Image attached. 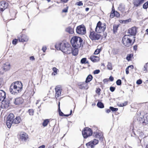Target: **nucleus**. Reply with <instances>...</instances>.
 Wrapping results in <instances>:
<instances>
[{
    "instance_id": "f257e3e1",
    "label": "nucleus",
    "mask_w": 148,
    "mask_h": 148,
    "mask_svg": "<svg viewBox=\"0 0 148 148\" xmlns=\"http://www.w3.org/2000/svg\"><path fill=\"white\" fill-rule=\"evenodd\" d=\"M22 89L23 84L21 82L19 81L13 82L11 84L9 89L10 93L14 95L18 94Z\"/></svg>"
},
{
    "instance_id": "f03ea898",
    "label": "nucleus",
    "mask_w": 148,
    "mask_h": 148,
    "mask_svg": "<svg viewBox=\"0 0 148 148\" xmlns=\"http://www.w3.org/2000/svg\"><path fill=\"white\" fill-rule=\"evenodd\" d=\"M21 121V118L20 116H16L15 118L14 114L12 113L8 115L6 121V125L8 128H10L13 123L18 124Z\"/></svg>"
},
{
    "instance_id": "7ed1b4c3",
    "label": "nucleus",
    "mask_w": 148,
    "mask_h": 148,
    "mask_svg": "<svg viewBox=\"0 0 148 148\" xmlns=\"http://www.w3.org/2000/svg\"><path fill=\"white\" fill-rule=\"evenodd\" d=\"M83 40L79 36H73L71 38V43L74 48H80L83 47Z\"/></svg>"
},
{
    "instance_id": "20e7f679",
    "label": "nucleus",
    "mask_w": 148,
    "mask_h": 148,
    "mask_svg": "<svg viewBox=\"0 0 148 148\" xmlns=\"http://www.w3.org/2000/svg\"><path fill=\"white\" fill-rule=\"evenodd\" d=\"M131 37V36L130 35H125L123 37L122 42L125 47H130L134 43V41L132 42V40L130 38Z\"/></svg>"
},
{
    "instance_id": "39448f33",
    "label": "nucleus",
    "mask_w": 148,
    "mask_h": 148,
    "mask_svg": "<svg viewBox=\"0 0 148 148\" xmlns=\"http://www.w3.org/2000/svg\"><path fill=\"white\" fill-rule=\"evenodd\" d=\"M106 24L100 21L98 22L95 28V31L98 33H101L103 32L106 29Z\"/></svg>"
},
{
    "instance_id": "423d86ee",
    "label": "nucleus",
    "mask_w": 148,
    "mask_h": 148,
    "mask_svg": "<svg viewBox=\"0 0 148 148\" xmlns=\"http://www.w3.org/2000/svg\"><path fill=\"white\" fill-rule=\"evenodd\" d=\"M99 34L91 29L89 32V38L92 41L98 40L102 37L101 35Z\"/></svg>"
},
{
    "instance_id": "0eeeda50",
    "label": "nucleus",
    "mask_w": 148,
    "mask_h": 148,
    "mask_svg": "<svg viewBox=\"0 0 148 148\" xmlns=\"http://www.w3.org/2000/svg\"><path fill=\"white\" fill-rule=\"evenodd\" d=\"M62 51L66 54H70L72 52V47L68 43H64L62 46Z\"/></svg>"
},
{
    "instance_id": "6e6552de",
    "label": "nucleus",
    "mask_w": 148,
    "mask_h": 148,
    "mask_svg": "<svg viewBox=\"0 0 148 148\" xmlns=\"http://www.w3.org/2000/svg\"><path fill=\"white\" fill-rule=\"evenodd\" d=\"M82 132L83 136L84 138H86L91 136L92 133L91 129L88 127L84 128Z\"/></svg>"
},
{
    "instance_id": "1a4fd4ad",
    "label": "nucleus",
    "mask_w": 148,
    "mask_h": 148,
    "mask_svg": "<svg viewBox=\"0 0 148 148\" xmlns=\"http://www.w3.org/2000/svg\"><path fill=\"white\" fill-rule=\"evenodd\" d=\"M77 34L81 35H84L86 33V31L85 27L83 25L77 26L76 29Z\"/></svg>"
},
{
    "instance_id": "9d476101",
    "label": "nucleus",
    "mask_w": 148,
    "mask_h": 148,
    "mask_svg": "<svg viewBox=\"0 0 148 148\" xmlns=\"http://www.w3.org/2000/svg\"><path fill=\"white\" fill-rule=\"evenodd\" d=\"M8 3L5 1L0 2V12H2L8 7Z\"/></svg>"
},
{
    "instance_id": "9b49d317",
    "label": "nucleus",
    "mask_w": 148,
    "mask_h": 148,
    "mask_svg": "<svg viewBox=\"0 0 148 148\" xmlns=\"http://www.w3.org/2000/svg\"><path fill=\"white\" fill-rule=\"evenodd\" d=\"M55 97L57 99L61 95L62 88L61 86H57L55 88Z\"/></svg>"
},
{
    "instance_id": "f8f14e48",
    "label": "nucleus",
    "mask_w": 148,
    "mask_h": 148,
    "mask_svg": "<svg viewBox=\"0 0 148 148\" xmlns=\"http://www.w3.org/2000/svg\"><path fill=\"white\" fill-rule=\"evenodd\" d=\"M17 38L19 42H27L29 40V38L26 35L22 34L18 36Z\"/></svg>"
},
{
    "instance_id": "ddd939ff",
    "label": "nucleus",
    "mask_w": 148,
    "mask_h": 148,
    "mask_svg": "<svg viewBox=\"0 0 148 148\" xmlns=\"http://www.w3.org/2000/svg\"><path fill=\"white\" fill-rule=\"evenodd\" d=\"M78 86L79 88L81 89H87L88 88V84L85 81L81 82L78 84Z\"/></svg>"
},
{
    "instance_id": "4468645a",
    "label": "nucleus",
    "mask_w": 148,
    "mask_h": 148,
    "mask_svg": "<svg viewBox=\"0 0 148 148\" xmlns=\"http://www.w3.org/2000/svg\"><path fill=\"white\" fill-rule=\"evenodd\" d=\"M110 17L113 18L115 16L116 17H120V14L117 11H115L114 6L112 8V10L110 15Z\"/></svg>"
},
{
    "instance_id": "2eb2a0df",
    "label": "nucleus",
    "mask_w": 148,
    "mask_h": 148,
    "mask_svg": "<svg viewBox=\"0 0 148 148\" xmlns=\"http://www.w3.org/2000/svg\"><path fill=\"white\" fill-rule=\"evenodd\" d=\"M10 101L8 100H4L1 102V106L2 108L8 109L10 106Z\"/></svg>"
},
{
    "instance_id": "dca6fc26",
    "label": "nucleus",
    "mask_w": 148,
    "mask_h": 148,
    "mask_svg": "<svg viewBox=\"0 0 148 148\" xmlns=\"http://www.w3.org/2000/svg\"><path fill=\"white\" fill-rule=\"evenodd\" d=\"M145 0H133V4L134 6L137 7L143 4Z\"/></svg>"
},
{
    "instance_id": "f3484780",
    "label": "nucleus",
    "mask_w": 148,
    "mask_h": 148,
    "mask_svg": "<svg viewBox=\"0 0 148 148\" xmlns=\"http://www.w3.org/2000/svg\"><path fill=\"white\" fill-rule=\"evenodd\" d=\"M139 121L140 123L143 125H146L148 124V118L146 117L140 118Z\"/></svg>"
},
{
    "instance_id": "a211bd4d",
    "label": "nucleus",
    "mask_w": 148,
    "mask_h": 148,
    "mask_svg": "<svg viewBox=\"0 0 148 148\" xmlns=\"http://www.w3.org/2000/svg\"><path fill=\"white\" fill-rule=\"evenodd\" d=\"M10 63L6 62L3 64L2 67V69L3 71H6L10 69Z\"/></svg>"
},
{
    "instance_id": "6ab92c4d",
    "label": "nucleus",
    "mask_w": 148,
    "mask_h": 148,
    "mask_svg": "<svg viewBox=\"0 0 148 148\" xmlns=\"http://www.w3.org/2000/svg\"><path fill=\"white\" fill-rule=\"evenodd\" d=\"M128 33L132 35H135L137 33V28L135 27H134L128 30Z\"/></svg>"
},
{
    "instance_id": "aec40b11",
    "label": "nucleus",
    "mask_w": 148,
    "mask_h": 148,
    "mask_svg": "<svg viewBox=\"0 0 148 148\" xmlns=\"http://www.w3.org/2000/svg\"><path fill=\"white\" fill-rule=\"evenodd\" d=\"M24 101V100L21 97L16 98L15 100L14 103L16 105H19L22 104Z\"/></svg>"
},
{
    "instance_id": "412c9836",
    "label": "nucleus",
    "mask_w": 148,
    "mask_h": 148,
    "mask_svg": "<svg viewBox=\"0 0 148 148\" xmlns=\"http://www.w3.org/2000/svg\"><path fill=\"white\" fill-rule=\"evenodd\" d=\"M20 138L22 141H26L28 138V135L26 133L23 132L20 134Z\"/></svg>"
},
{
    "instance_id": "4be33fe9",
    "label": "nucleus",
    "mask_w": 148,
    "mask_h": 148,
    "mask_svg": "<svg viewBox=\"0 0 148 148\" xmlns=\"http://www.w3.org/2000/svg\"><path fill=\"white\" fill-rule=\"evenodd\" d=\"M5 97V92L3 90H0V101L4 100Z\"/></svg>"
},
{
    "instance_id": "5701e85b",
    "label": "nucleus",
    "mask_w": 148,
    "mask_h": 148,
    "mask_svg": "<svg viewBox=\"0 0 148 148\" xmlns=\"http://www.w3.org/2000/svg\"><path fill=\"white\" fill-rule=\"evenodd\" d=\"M118 10L122 13H126L125 6L122 4L119 5L118 7Z\"/></svg>"
},
{
    "instance_id": "b1692460",
    "label": "nucleus",
    "mask_w": 148,
    "mask_h": 148,
    "mask_svg": "<svg viewBox=\"0 0 148 148\" xmlns=\"http://www.w3.org/2000/svg\"><path fill=\"white\" fill-rule=\"evenodd\" d=\"M90 59L93 62H98L99 60V58L98 56H92L90 57Z\"/></svg>"
},
{
    "instance_id": "393cba45",
    "label": "nucleus",
    "mask_w": 148,
    "mask_h": 148,
    "mask_svg": "<svg viewBox=\"0 0 148 148\" xmlns=\"http://www.w3.org/2000/svg\"><path fill=\"white\" fill-rule=\"evenodd\" d=\"M59 112V115L60 116H65L68 117L70 115H71L72 112V110H71L70 112V113L68 114H64L60 110H60H58Z\"/></svg>"
},
{
    "instance_id": "a878e982",
    "label": "nucleus",
    "mask_w": 148,
    "mask_h": 148,
    "mask_svg": "<svg viewBox=\"0 0 148 148\" xmlns=\"http://www.w3.org/2000/svg\"><path fill=\"white\" fill-rule=\"evenodd\" d=\"M62 44L61 42H58L56 43L55 45L56 49L58 50H62Z\"/></svg>"
},
{
    "instance_id": "bb28decb",
    "label": "nucleus",
    "mask_w": 148,
    "mask_h": 148,
    "mask_svg": "<svg viewBox=\"0 0 148 148\" xmlns=\"http://www.w3.org/2000/svg\"><path fill=\"white\" fill-rule=\"evenodd\" d=\"M66 31L70 34H73L74 33V30L71 26H69L66 29Z\"/></svg>"
},
{
    "instance_id": "cd10ccee",
    "label": "nucleus",
    "mask_w": 148,
    "mask_h": 148,
    "mask_svg": "<svg viewBox=\"0 0 148 148\" xmlns=\"http://www.w3.org/2000/svg\"><path fill=\"white\" fill-rule=\"evenodd\" d=\"M10 16L11 17L10 19L11 20L14 19L15 18V16L16 15V13L15 12L13 11H10Z\"/></svg>"
},
{
    "instance_id": "c85d7f7f",
    "label": "nucleus",
    "mask_w": 148,
    "mask_h": 148,
    "mask_svg": "<svg viewBox=\"0 0 148 148\" xmlns=\"http://www.w3.org/2000/svg\"><path fill=\"white\" fill-rule=\"evenodd\" d=\"M74 49H73V48L72 47V52L71 53H72L73 55L74 56H76L77 55L78 53V49L79 48H74Z\"/></svg>"
},
{
    "instance_id": "c756f323",
    "label": "nucleus",
    "mask_w": 148,
    "mask_h": 148,
    "mask_svg": "<svg viewBox=\"0 0 148 148\" xmlns=\"http://www.w3.org/2000/svg\"><path fill=\"white\" fill-rule=\"evenodd\" d=\"M93 78V77L92 75L90 74L87 77L85 82L87 83L91 81Z\"/></svg>"
},
{
    "instance_id": "7c9ffc66",
    "label": "nucleus",
    "mask_w": 148,
    "mask_h": 148,
    "mask_svg": "<svg viewBox=\"0 0 148 148\" xmlns=\"http://www.w3.org/2000/svg\"><path fill=\"white\" fill-rule=\"evenodd\" d=\"M49 119H46L44 120L42 123V125L44 127H46L47 126L49 122Z\"/></svg>"
},
{
    "instance_id": "2f4dec72",
    "label": "nucleus",
    "mask_w": 148,
    "mask_h": 148,
    "mask_svg": "<svg viewBox=\"0 0 148 148\" xmlns=\"http://www.w3.org/2000/svg\"><path fill=\"white\" fill-rule=\"evenodd\" d=\"M52 70L53 72L52 73V75H55L57 74V72L58 71V70L55 67H53L52 68Z\"/></svg>"
},
{
    "instance_id": "473e14b6",
    "label": "nucleus",
    "mask_w": 148,
    "mask_h": 148,
    "mask_svg": "<svg viewBox=\"0 0 148 148\" xmlns=\"http://www.w3.org/2000/svg\"><path fill=\"white\" fill-rule=\"evenodd\" d=\"M119 25H113V31L114 33L117 32Z\"/></svg>"
},
{
    "instance_id": "72a5a7b5",
    "label": "nucleus",
    "mask_w": 148,
    "mask_h": 148,
    "mask_svg": "<svg viewBox=\"0 0 148 148\" xmlns=\"http://www.w3.org/2000/svg\"><path fill=\"white\" fill-rule=\"evenodd\" d=\"M86 145L88 148H93L94 145L91 141L89 142L86 144Z\"/></svg>"
},
{
    "instance_id": "f704fd0d",
    "label": "nucleus",
    "mask_w": 148,
    "mask_h": 148,
    "mask_svg": "<svg viewBox=\"0 0 148 148\" xmlns=\"http://www.w3.org/2000/svg\"><path fill=\"white\" fill-rule=\"evenodd\" d=\"M133 54L132 53L128 54L126 57V59L128 61H131V58L133 57Z\"/></svg>"
},
{
    "instance_id": "c9c22d12",
    "label": "nucleus",
    "mask_w": 148,
    "mask_h": 148,
    "mask_svg": "<svg viewBox=\"0 0 148 148\" xmlns=\"http://www.w3.org/2000/svg\"><path fill=\"white\" fill-rule=\"evenodd\" d=\"M97 106L100 108H103L104 106L103 103L101 102H98L97 104Z\"/></svg>"
},
{
    "instance_id": "e433bc0d",
    "label": "nucleus",
    "mask_w": 148,
    "mask_h": 148,
    "mask_svg": "<svg viewBox=\"0 0 148 148\" xmlns=\"http://www.w3.org/2000/svg\"><path fill=\"white\" fill-rule=\"evenodd\" d=\"M143 7L144 9H147L148 8V1L146 2L143 5Z\"/></svg>"
},
{
    "instance_id": "4c0bfd02",
    "label": "nucleus",
    "mask_w": 148,
    "mask_h": 148,
    "mask_svg": "<svg viewBox=\"0 0 148 148\" xmlns=\"http://www.w3.org/2000/svg\"><path fill=\"white\" fill-rule=\"evenodd\" d=\"M28 112L30 115L33 116L34 114V111L32 109H29L28 110Z\"/></svg>"
},
{
    "instance_id": "58836bf2",
    "label": "nucleus",
    "mask_w": 148,
    "mask_h": 148,
    "mask_svg": "<svg viewBox=\"0 0 148 148\" xmlns=\"http://www.w3.org/2000/svg\"><path fill=\"white\" fill-rule=\"evenodd\" d=\"M143 70L145 72H148V63H146L144 66Z\"/></svg>"
},
{
    "instance_id": "ea45409f",
    "label": "nucleus",
    "mask_w": 148,
    "mask_h": 148,
    "mask_svg": "<svg viewBox=\"0 0 148 148\" xmlns=\"http://www.w3.org/2000/svg\"><path fill=\"white\" fill-rule=\"evenodd\" d=\"M128 101H125L124 103H120L119 105V106L120 107H123L126 106L127 104Z\"/></svg>"
},
{
    "instance_id": "a19ab883",
    "label": "nucleus",
    "mask_w": 148,
    "mask_h": 148,
    "mask_svg": "<svg viewBox=\"0 0 148 148\" xmlns=\"http://www.w3.org/2000/svg\"><path fill=\"white\" fill-rule=\"evenodd\" d=\"M101 91V89L99 88H96V90H95V92L98 95H100Z\"/></svg>"
},
{
    "instance_id": "79ce46f5",
    "label": "nucleus",
    "mask_w": 148,
    "mask_h": 148,
    "mask_svg": "<svg viewBox=\"0 0 148 148\" xmlns=\"http://www.w3.org/2000/svg\"><path fill=\"white\" fill-rule=\"evenodd\" d=\"M110 109L112 112H116L118 110V108H114L110 106Z\"/></svg>"
},
{
    "instance_id": "37998d69",
    "label": "nucleus",
    "mask_w": 148,
    "mask_h": 148,
    "mask_svg": "<svg viewBox=\"0 0 148 148\" xmlns=\"http://www.w3.org/2000/svg\"><path fill=\"white\" fill-rule=\"evenodd\" d=\"M92 143H93L94 146L97 144L99 143V141L96 139H94L93 141H91Z\"/></svg>"
},
{
    "instance_id": "c03bdc74",
    "label": "nucleus",
    "mask_w": 148,
    "mask_h": 148,
    "mask_svg": "<svg viewBox=\"0 0 148 148\" xmlns=\"http://www.w3.org/2000/svg\"><path fill=\"white\" fill-rule=\"evenodd\" d=\"M107 68L109 70H112V64L110 63H108L107 66Z\"/></svg>"
},
{
    "instance_id": "a18cd8bd",
    "label": "nucleus",
    "mask_w": 148,
    "mask_h": 148,
    "mask_svg": "<svg viewBox=\"0 0 148 148\" xmlns=\"http://www.w3.org/2000/svg\"><path fill=\"white\" fill-rule=\"evenodd\" d=\"M86 58H82L81 60V63L82 64H84L86 63H87V62L86 63Z\"/></svg>"
},
{
    "instance_id": "49530a36",
    "label": "nucleus",
    "mask_w": 148,
    "mask_h": 148,
    "mask_svg": "<svg viewBox=\"0 0 148 148\" xmlns=\"http://www.w3.org/2000/svg\"><path fill=\"white\" fill-rule=\"evenodd\" d=\"M18 38L17 39H14L12 41V43L13 45H16L18 42Z\"/></svg>"
},
{
    "instance_id": "de8ad7c7",
    "label": "nucleus",
    "mask_w": 148,
    "mask_h": 148,
    "mask_svg": "<svg viewBox=\"0 0 148 148\" xmlns=\"http://www.w3.org/2000/svg\"><path fill=\"white\" fill-rule=\"evenodd\" d=\"M76 5H77L78 6L83 5V3L82 1H79V2H77L75 3Z\"/></svg>"
},
{
    "instance_id": "09e8293b",
    "label": "nucleus",
    "mask_w": 148,
    "mask_h": 148,
    "mask_svg": "<svg viewBox=\"0 0 148 148\" xmlns=\"http://www.w3.org/2000/svg\"><path fill=\"white\" fill-rule=\"evenodd\" d=\"M116 84L117 85H120L121 84V79H119L116 81Z\"/></svg>"
},
{
    "instance_id": "8fccbe9b",
    "label": "nucleus",
    "mask_w": 148,
    "mask_h": 148,
    "mask_svg": "<svg viewBox=\"0 0 148 148\" xmlns=\"http://www.w3.org/2000/svg\"><path fill=\"white\" fill-rule=\"evenodd\" d=\"M100 51V49H97L95 51L94 54H98Z\"/></svg>"
},
{
    "instance_id": "3c124183",
    "label": "nucleus",
    "mask_w": 148,
    "mask_h": 148,
    "mask_svg": "<svg viewBox=\"0 0 148 148\" xmlns=\"http://www.w3.org/2000/svg\"><path fill=\"white\" fill-rule=\"evenodd\" d=\"M119 21L121 23H123L124 22V23H126V22H129V20H127L125 21L120 20Z\"/></svg>"
},
{
    "instance_id": "603ef678",
    "label": "nucleus",
    "mask_w": 148,
    "mask_h": 148,
    "mask_svg": "<svg viewBox=\"0 0 148 148\" xmlns=\"http://www.w3.org/2000/svg\"><path fill=\"white\" fill-rule=\"evenodd\" d=\"M69 7L67 6L66 8L63 9L62 11V12H68Z\"/></svg>"
},
{
    "instance_id": "864d4df0",
    "label": "nucleus",
    "mask_w": 148,
    "mask_h": 148,
    "mask_svg": "<svg viewBox=\"0 0 148 148\" xmlns=\"http://www.w3.org/2000/svg\"><path fill=\"white\" fill-rule=\"evenodd\" d=\"M115 88L114 87L111 86L110 88V90L111 91L113 92L115 90Z\"/></svg>"
},
{
    "instance_id": "5fc2aeb1",
    "label": "nucleus",
    "mask_w": 148,
    "mask_h": 148,
    "mask_svg": "<svg viewBox=\"0 0 148 148\" xmlns=\"http://www.w3.org/2000/svg\"><path fill=\"white\" fill-rule=\"evenodd\" d=\"M100 72V71L99 70H95L93 73L94 75L98 74Z\"/></svg>"
},
{
    "instance_id": "6e6d98bb",
    "label": "nucleus",
    "mask_w": 148,
    "mask_h": 148,
    "mask_svg": "<svg viewBox=\"0 0 148 148\" xmlns=\"http://www.w3.org/2000/svg\"><path fill=\"white\" fill-rule=\"evenodd\" d=\"M142 80L140 79H139L137 80L136 84H140L142 83Z\"/></svg>"
},
{
    "instance_id": "4d7b16f0",
    "label": "nucleus",
    "mask_w": 148,
    "mask_h": 148,
    "mask_svg": "<svg viewBox=\"0 0 148 148\" xmlns=\"http://www.w3.org/2000/svg\"><path fill=\"white\" fill-rule=\"evenodd\" d=\"M47 49V47L46 46H43L42 47V50L44 52H45L46 51Z\"/></svg>"
},
{
    "instance_id": "13d9d810",
    "label": "nucleus",
    "mask_w": 148,
    "mask_h": 148,
    "mask_svg": "<svg viewBox=\"0 0 148 148\" xmlns=\"http://www.w3.org/2000/svg\"><path fill=\"white\" fill-rule=\"evenodd\" d=\"M109 81V80L108 79H105L103 80V82L104 84L107 82Z\"/></svg>"
},
{
    "instance_id": "bf43d9fd",
    "label": "nucleus",
    "mask_w": 148,
    "mask_h": 148,
    "mask_svg": "<svg viewBox=\"0 0 148 148\" xmlns=\"http://www.w3.org/2000/svg\"><path fill=\"white\" fill-rule=\"evenodd\" d=\"M137 47H138L137 45H134L133 47L134 50L135 51H136L137 49Z\"/></svg>"
},
{
    "instance_id": "052dcab7",
    "label": "nucleus",
    "mask_w": 148,
    "mask_h": 148,
    "mask_svg": "<svg viewBox=\"0 0 148 148\" xmlns=\"http://www.w3.org/2000/svg\"><path fill=\"white\" fill-rule=\"evenodd\" d=\"M114 78L112 76H110L109 78V80L111 82L113 81L114 80Z\"/></svg>"
},
{
    "instance_id": "680f3d73",
    "label": "nucleus",
    "mask_w": 148,
    "mask_h": 148,
    "mask_svg": "<svg viewBox=\"0 0 148 148\" xmlns=\"http://www.w3.org/2000/svg\"><path fill=\"white\" fill-rule=\"evenodd\" d=\"M29 59L31 60H35V58L34 56H32L30 57Z\"/></svg>"
},
{
    "instance_id": "e2e57ef3",
    "label": "nucleus",
    "mask_w": 148,
    "mask_h": 148,
    "mask_svg": "<svg viewBox=\"0 0 148 148\" xmlns=\"http://www.w3.org/2000/svg\"><path fill=\"white\" fill-rule=\"evenodd\" d=\"M126 73L127 74H128L129 73V68L128 67L126 69Z\"/></svg>"
},
{
    "instance_id": "0e129e2a",
    "label": "nucleus",
    "mask_w": 148,
    "mask_h": 148,
    "mask_svg": "<svg viewBox=\"0 0 148 148\" xmlns=\"http://www.w3.org/2000/svg\"><path fill=\"white\" fill-rule=\"evenodd\" d=\"M111 110L110 109H107L106 110V112L107 113H109L111 112Z\"/></svg>"
},
{
    "instance_id": "69168bd1",
    "label": "nucleus",
    "mask_w": 148,
    "mask_h": 148,
    "mask_svg": "<svg viewBox=\"0 0 148 148\" xmlns=\"http://www.w3.org/2000/svg\"><path fill=\"white\" fill-rule=\"evenodd\" d=\"M128 67L129 68H131L132 69H134V66L133 65H130L129 66H128Z\"/></svg>"
},
{
    "instance_id": "338daca9",
    "label": "nucleus",
    "mask_w": 148,
    "mask_h": 148,
    "mask_svg": "<svg viewBox=\"0 0 148 148\" xmlns=\"http://www.w3.org/2000/svg\"><path fill=\"white\" fill-rule=\"evenodd\" d=\"M45 146L44 145H43L41 146H40L38 148H45Z\"/></svg>"
},
{
    "instance_id": "774afa93",
    "label": "nucleus",
    "mask_w": 148,
    "mask_h": 148,
    "mask_svg": "<svg viewBox=\"0 0 148 148\" xmlns=\"http://www.w3.org/2000/svg\"><path fill=\"white\" fill-rule=\"evenodd\" d=\"M68 0H61V1L64 3H66L67 2Z\"/></svg>"
}]
</instances>
